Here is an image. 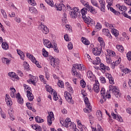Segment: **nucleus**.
<instances>
[{
	"label": "nucleus",
	"instance_id": "obj_38",
	"mask_svg": "<svg viewBox=\"0 0 131 131\" xmlns=\"http://www.w3.org/2000/svg\"><path fill=\"white\" fill-rule=\"evenodd\" d=\"M106 2L107 4V8L109 10V8H110V7H111L113 4V0H106Z\"/></svg>",
	"mask_w": 131,
	"mask_h": 131
},
{
	"label": "nucleus",
	"instance_id": "obj_25",
	"mask_svg": "<svg viewBox=\"0 0 131 131\" xmlns=\"http://www.w3.org/2000/svg\"><path fill=\"white\" fill-rule=\"evenodd\" d=\"M10 96L11 98H17V94H16V89L15 88L11 89Z\"/></svg>",
	"mask_w": 131,
	"mask_h": 131
},
{
	"label": "nucleus",
	"instance_id": "obj_34",
	"mask_svg": "<svg viewBox=\"0 0 131 131\" xmlns=\"http://www.w3.org/2000/svg\"><path fill=\"white\" fill-rule=\"evenodd\" d=\"M96 115L99 120H102L103 117H102V112H101V111H97Z\"/></svg>",
	"mask_w": 131,
	"mask_h": 131
},
{
	"label": "nucleus",
	"instance_id": "obj_40",
	"mask_svg": "<svg viewBox=\"0 0 131 131\" xmlns=\"http://www.w3.org/2000/svg\"><path fill=\"white\" fill-rule=\"evenodd\" d=\"M116 48L117 49L118 51H120L121 53H122L124 49H123V47L121 45H117Z\"/></svg>",
	"mask_w": 131,
	"mask_h": 131
},
{
	"label": "nucleus",
	"instance_id": "obj_45",
	"mask_svg": "<svg viewBox=\"0 0 131 131\" xmlns=\"http://www.w3.org/2000/svg\"><path fill=\"white\" fill-rule=\"evenodd\" d=\"M42 52L43 57H48V56H49V53L46 51V49L45 48L42 49Z\"/></svg>",
	"mask_w": 131,
	"mask_h": 131
},
{
	"label": "nucleus",
	"instance_id": "obj_42",
	"mask_svg": "<svg viewBox=\"0 0 131 131\" xmlns=\"http://www.w3.org/2000/svg\"><path fill=\"white\" fill-rule=\"evenodd\" d=\"M36 122H38V123H41V122H43V119L40 118L39 117H35Z\"/></svg>",
	"mask_w": 131,
	"mask_h": 131
},
{
	"label": "nucleus",
	"instance_id": "obj_6",
	"mask_svg": "<svg viewBox=\"0 0 131 131\" xmlns=\"http://www.w3.org/2000/svg\"><path fill=\"white\" fill-rule=\"evenodd\" d=\"M93 90L94 92L95 93H99L100 92V83H99V81L98 80H95L93 81Z\"/></svg>",
	"mask_w": 131,
	"mask_h": 131
},
{
	"label": "nucleus",
	"instance_id": "obj_50",
	"mask_svg": "<svg viewBox=\"0 0 131 131\" xmlns=\"http://www.w3.org/2000/svg\"><path fill=\"white\" fill-rule=\"evenodd\" d=\"M80 86L84 89V88H85V86L86 85V84L85 83V82L83 80H81L80 82Z\"/></svg>",
	"mask_w": 131,
	"mask_h": 131
},
{
	"label": "nucleus",
	"instance_id": "obj_7",
	"mask_svg": "<svg viewBox=\"0 0 131 131\" xmlns=\"http://www.w3.org/2000/svg\"><path fill=\"white\" fill-rule=\"evenodd\" d=\"M102 47L99 46L98 47L93 48V54L95 55V56H100L101 53H102Z\"/></svg>",
	"mask_w": 131,
	"mask_h": 131
},
{
	"label": "nucleus",
	"instance_id": "obj_11",
	"mask_svg": "<svg viewBox=\"0 0 131 131\" xmlns=\"http://www.w3.org/2000/svg\"><path fill=\"white\" fill-rule=\"evenodd\" d=\"M39 28L42 30L43 33H45V34H47V33H49V28H48V27L45 26L42 24L40 25Z\"/></svg>",
	"mask_w": 131,
	"mask_h": 131
},
{
	"label": "nucleus",
	"instance_id": "obj_3",
	"mask_svg": "<svg viewBox=\"0 0 131 131\" xmlns=\"http://www.w3.org/2000/svg\"><path fill=\"white\" fill-rule=\"evenodd\" d=\"M109 91H112L113 94H114L116 98H118V99H119V98H121V94L120 93V92L119 91V89L116 87V86H113L112 85H110L109 86Z\"/></svg>",
	"mask_w": 131,
	"mask_h": 131
},
{
	"label": "nucleus",
	"instance_id": "obj_56",
	"mask_svg": "<svg viewBox=\"0 0 131 131\" xmlns=\"http://www.w3.org/2000/svg\"><path fill=\"white\" fill-rule=\"evenodd\" d=\"M96 61L95 62H93V63L95 64L96 65H98V64H100V62H101V59H100V57H97L96 58Z\"/></svg>",
	"mask_w": 131,
	"mask_h": 131
},
{
	"label": "nucleus",
	"instance_id": "obj_16",
	"mask_svg": "<svg viewBox=\"0 0 131 131\" xmlns=\"http://www.w3.org/2000/svg\"><path fill=\"white\" fill-rule=\"evenodd\" d=\"M102 33L104 35H106V36H107L110 39H112V36H111V34L109 33V30L108 29H104L102 30Z\"/></svg>",
	"mask_w": 131,
	"mask_h": 131
},
{
	"label": "nucleus",
	"instance_id": "obj_4",
	"mask_svg": "<svg viewBox=\"0 0 131 131\" xmlns=\"http://www.w3.org/2000/svg\"><path fill=\"white\" fill-rule=\"evenodd\" d=\"M54 120H55V116H54V113H53V112H49L48 116L47 117L48 125H52V123Z\"/></svg>",
	"mask_w": 131,
	"mask_h": 131
},
{
	"label": "nucleus",
	"instance_id": "obj_30",
	"mask_svg": "<svg viewBox=\"0 0 131 131\" xmlns=\"http://www.w3.org/2000/svg\"><path fill=\"white\" fill-rule=\"evenodd\" d=\"M81 41L86 46H89V45H90V41L83 37H82L81 38Z\"/></svg>",
	"mask_w": 131,
	"mask_h": 131
},
{
	"label": "nucleus",
	"instance_id": "obj_8",
	"mask_svg": "<svg viewBox=\"0 0 131 131\" xmlns=\"http://www.w3.org/2000/svg\"><path fill=\"white\" fill-rule=\"evenodd\" d=\"M64 97L68 103H70V104H74V101L72 99V97H71L70 93H68V92H65Z\"/></svg>",
	"mask_w": 131,
	"mask_h": 131
},
{
	"label": "nucleus",
	"instance_id": "obj_15",
	"mask_svg": "<svg viewBox=\"0 0 131 131\" xmlns=\"http://www.w3.org/2000/svg\"><path fill=\"white\" fill-rule=\"evenodd\" d=\"M81 13L82 14V19L83 20H85L86 18H87L88 17H86V14L88 13V9L85 8H83V9H82L81 10Z\"/></svg>",
	"mask_w": 131,
	"mask_h": 131
},
{
	"label": "nucleus",
	"instance_id": "obj_1",
	"mask_svg": "<svg viewBox=\"0 0 131 131\" xmlns=\"http://www.w3.org/2000/svg\"><path fill=\"white\" fill-rule=\"evenodd\" d=\"M75 69H78V70H84L83 64H74L72 69V73L73 76H76L80 79L81 78V75L78 74V73L75 71Z\"/></svg>",
	"mask_w": 131,
	"mask_h": 131
},
{
	"label": "nucleus",
	"instance_id": "obj_37",
	"mask_svg": "<svg viewBox=\"0 0 131 131\" xmlns=\"http://www.w3.org/2000/svg\"><path fill=\"white\" fill-rule=\"evenodd\" d=\"M86 107H87L88 108V109L87 108H84L83 110V111L85 113H91V112L92 111V106L91 105L89 106H86Z\"/></svg>",
	"mask_w": 131,
	"mask_h": 131
},
{
	"label": "nucleus",
	"instance_id": "obj_47",
	"mask_svg": "<svg viewBox=\"0 0 131 131\" xmlns=\"http://www.w3.org/2000/svg\"><path fill=\"white\" fill-rule=\"evenodd\" d=\"M100 93H101V96L103 97V99L104 100V101H105V89L102 88L101 89V91H100Z\"/></svg>",
	"mask_w": 131,
	"mask_h": 131
},
{
	"label": "nucleus",
	"instance_id": "obj_60",
	"mask_svg": "<svg viewBox=\"0 0 131 131\" xmlns=\"http://www.w3.org/2000/svg\"><path fill=\"white\" fill-rule=\"evenodd\" d=\"M111 62H112V60H111V58L110 57L106 56V63L108 64H111Z\"/></svg>",
	"mask_w": 131,
	"mask_h": 131
},
{
	"label": "nucleus",
	"instance_id": "obj_12",
	"mask_svg": "<svg viewBox=\"0 0 131 131\" xmlns=\"http://www.w3.org/2000/svg\"><path fill=\"white\" fill-rule=\"evenodd\" d=\"M5 102H6V104H7L8 106H10L13 105V101H12V99H11L9 94H6Z\"/></svg>",
	"mask_w": 131,
	"mask_h": 131
},
{
	"label": "nucleus",
	"instance_id": "obj_27",
	"mask_svg": "<svg viewBox=\"0 0 131 131\" xmlns=\"http://www.w3.org/2000/svg\"><path fill=\"white\" fill-rule=\"evenodd\" d=\"M55 8L57 11H62V9L65 8V6L63 4L55 5Z\"/></svg>",
	"mask_w": 131,
	"mask_h": 131
},
{
	"label": "nucleus",
	"instance_id": "obj_21",
	"mask_svg": "<svg viewBox=\"0 0 131 131\" xmlns=\"http://www.w3.org/2000/svg\"><path fill=\"white\" fill-rule=\"evenodd\" d=\"M2 63L6 64L7 66H9L11 64V60L8 58L3 57L2 58Z\"/></svg>",
	"mask_w": 131,
	"mask_h": 131
},
{
	"label": "nucleus",
	"instance_id": "obj_31",
	"mask_svg": "<svg viewBox=\"0 0 131 131\" xmlns=\"http://www.w3.org/2000/svg\"><path fill=\"white\" fill-rule=\"evenodd\" d=\"M8 114L10 115V117L12 118L11 120H14L15 119L13 117V114H14L13 108H10L8 110Z\"/></svg>",
	"mask_w": 131,
	"mask_h": 131
},
{
	"label": "nucleus",
	"instance_id": "obj_22",
	"mask_svg": "<svg viewBox=\"0 0 131 131\" xmlns=\"http://www.w3.org/2000/svg\"><path fill=\"white\" fill-rule=\"evenodd\" d=\"M98 40L100 43V46L99 47H100L101 48H105V42H104V39H103V38L99 37L98 38Z\"/></svg>",
	"mask_w": 131,
	"mask_h": 131
},
{
	"label": "nucleus",
	"instance_id": "obj_23",
	"mask_svg": "<svg viewBox=\"0 0 131 131\" xmlns=\"http://www.w3.org/2000/svg\"><path fill=\"white\" fill-rule=\"evenodd\" d=\"M85 23H90V24H95V21L93 19L91 18L90 16H88L86 19H84Z\"/></svg>",
	"mask_w": 131,
	"mask_h": 131
},
{
	"label": "nucleus",
	"instance_id": "obj_35",
	"mask_svg": "<svg viewBox=\"0 0 131 131\" xmlns=\"http://www.w3.org/2000/svg\"><path fill=\"white\" fill-rule=\"evenodd\" d=\"M29 12H30V13H34V14H36V13H37V10L34 7H32L31 8L29 7Z\"/></svg>",
	"mask_w": 131,
	"mask_h": 131
},
{
	"label": "nucleus",
	"instance_id": "obj_26",
	"mask_svg": "<svg viewBox=\"0 0 131 131\" xmlns=\"http://www.w3.org/2000/svg\"><path fill=\"white\" fill-rule=\"evenodd\" d=\"M117 8H119V10L120 11H122V12H126L127 11V8L124 6H120L119 5H116Z\"/></svg>",
	"mask_w": 131,
	"mask_h": 131
},
{
	"label": "nucleus",
	"instance_id": "obj_46",
	"mask_svg": "<svg viewBox=\"0 0 131 131\" xmlns=\"http://www.w3.org/2000/svg\"><path fill=\"white\" fill-rule=\"evenodd\" d=\"M84 99L86 106H91V103H90V101H89V98H88V97H85Z\"/></svg>",
	"mask_w": 131,
	"mask_h": 131
},
{
	"label": "nucleus",
	"instance_id": "obj_61",
	"mask_svg": "<svg viewBox=\"0 0 131 131\" xmlns=\"http://www.w3.org/2000/svg\"><path fill=\"white\" fill-rule=\"evenodd\" d=\"M100 80L101 83H106V79H105V77H100Z\"/></svg>",
	"mask_w": 131,
	"mask_h": 131
},
{
	"label": "nucleus",
	"instance_id": "obj_33",
	"mask_svg": "<svg viewBox=\"0 0 131 131\" xmlns=\"http://www.w3.org/2000/svg\"><path fill=\"white\" fill-rule=\"evenodd\" d=\"M111 32L113 35H115L116 37L118 36L119 35V32L118 31L115 29H113V30H111Z\"/></svg>",
	"mask_w": 131,
	"mask_h": 131
},
{
	"label": "nucleus",
	"instance_id": "obj_20",
	"mask_svg": "<svg viewBox=\"0 0 131 131\" xmlns=\"http://www.w3.org/2000/svg\"><path fill=\"white\" fill-rule=\"evenodd\" d=\"M112 116H113L114 119H117V120L119 121V122H122L123 121V119H122L121 117H119V116L117 115L116 114H114V113H112Z\"/></svg>",
	"mask_w": 131,
	"mask_h": 131
},
{
	"label": "nucleus",
	"instance_id": "obj_59",
	"mask_svg": "<svg viewBox=\"0 0 131 131\" xmlns=\"http://www.w3.org/2000/svg\"><path fill=\"white\" fill-rule=\"evenodd\" d=\"M24 65L25 66V68L26 70H29V64L27 62H24Z\"/></svg>",
	"mask_w": 131,
	"mask_h": 131
},
{
	"label": "nucleus",
	"instance_id": "obj_62",
	"mask_svg": "<svg viewBox=\"0 0 131 131\" xmlns=\"http://www.w3.org/2000/svg\"><path fill=\"white\" fill-rule=\"evenodd\" d=\"M127 59L128 60V61H130L131 60V52H129L127 53Z\"/></svg>",
	"mask_w": 131,
	"mask_h": 131
},
{
	"label": "nucleus",
	"instance_id": "obj_44",
	"mask_svg": "<svg viewBox=\"0 0 131 131\" xmlns=\"http://www.w3.org/2000/svg\"><path fill=\"white\" fill-rule=\"evenodd\" d=\"M105 26H106V27L110 28V29H112V30L114 28V27H113V25L110 24L108 23H105Z\"/></svg>",
	"mask_w": 131,
	"mask_h": 131
},
{
	"label": "nucleus",
	"instance_id": "obj_55",
	"mask_svg": "<svg viewBox=\"0 0 131 131\" xmlns=\"http://www.w3.org/2000/svg\"><path fill=\"white\" fill-rule=\"evenodd\" d=\"M27 1L29 5H31V6H35V5H36V3H35V2H34V0H27Z\"/></svg>",
	"mask_w": 131,
	"mask_h": 131
},
{
	"label": "nucleus",
	"instance_id": "obj_63",
	"mask_svg": "<svg viewBox=\"0 0 131 131\" xmlns=\"http://www.w3.org/2000/svg\"><path fill=\"white\" fill-rule=\"evenodd\" d=\"M68 91H69V92H70V93H71V94H73V89H72V88L71 86H70V85L68 86Z\"/></svg>",
	"mask_w": 131,
	"mask_h": 131
},
{
	"label": "nucleus",
	"instance_id": "obj_24",
	"mask_svg": "<svg viewBox=\"0 0 131 131\" xmlns=\"http://www.w3.org/2000/svg\"><path fill=\"white\" fill-rule=\"evenodd\" d=\"M100 67L101 69L104 70V71H109V70H110L109 67L106 66V65L104 64V63H101L100 64Z\"/></svg>",
	"mask_w": 131,
	"mask_h": 131
},
{
	"label": "nucleus",
	"instance_id": "obj_54",
	"mask_svg": "<svg viewBox=\"0 0 131 131\" xmlns=\"http://www.w3.org/2000/svg\"><path fill=\"white\" fill-rule=\"evenodd\" d=\"M63 124H64V126H66V127H71L72 123L71 122H64Z\"/></svg>",
	"mask_w": 131,
	"mask_h": 131
},
{
	"label": "nucleus",
	"instance_id": "obj_58",
	"mask_svg": "<svg viewBox=\"0 0 131 131\" xmlns=\"http://www.w3.org/2000/svg\"><path fill=\"white\" fill-rule=\"evenodd\" d=\"M54 51L56 53H59V50L58 49V47H57V43H54Z\"/></svg>",
	"mask_w": 131,
	"mask_h": 131
},
{
	"label": "nucleus",
	"instance_id": "obj_10",
	"mask_svg": "<svg viewBox=\"0 0 131 131\" xmlns=\"http://www.w3.org/2000/svg\"><path fill=\"white\" fill-rule=\"evenodd\" d=\"M43 43L48 49H51L53 48L54 46L52 45V42L50 41L48 39H43Z\"/></svg>",
	"mask_w": 131,
	"mask_h": 131
},
{
	"label": "nucleus",
	"instance_id": "obj_5",
	"mask_svg": "<svg viewBox=\"0 0 131 131\" xmlns=\"http://www.w3.org/2000/svg\"><path fill=\"white\" fill-rule=\"evenodd\" d=\"M27 57L29 58L31 61H32L33 63H34L38 68H41L40 65H39V63L38 61H36L35 57H34L33 55L30 54V53H27Z\"/></svg>",
	"mask_w": 131,
	"mask_h": 131
},
{
	"label": "nucleus",
	"instance_id": "obj_17",
	"mask_svg": "<svg viewBox=\"0 0 131 131\" xmlns=\"http://www.w3.org/2000/svg\"><path fill=\"white\" fill-rule=\"evenodd\" d=\"M87 76L89 78L91 79V80H93V81H95V80H97L96 79V77H95L94 74H93V72H92V71H89L87 72Z\"/></svg>",
	"mask_w": 131,
	"mask_h": 131
},
{
	"label": "nucleus",
	"instance_id": "obj_64",
	"mask_svg": "<svg viewBox=\"0 0 131 131\" xmlns=\"http://www.w3.org/2000/svg\"><path fill=\"white\" fill-rule=\"evenodd\" d=\"M124 3L126 4V5H128V6H131V1L130 0H124Z\"/></svg>",
	"mask_w": 131,
	"mask_h": 131
},
{
	"label": "nucleus",
	"instance_id": "obj_32",
	"mask_svg": "<svg viewBox=\"0 0 131 131\" xmlns=\"http://www.w3.org/2000/svg\"><path fill=\"white\" fill-rule=\"evenodd\" d=\"M2 48L3 50H9V45L7 42H3L2 45Z\"/></svg>",
	"mask_w": 131,
	"mask_h": 131
},
{
	"label": "nucleus",
	"instance_id": "obj_41",
	"mask_svg": "<svg viewBox=\"0 0 131 131\" xmlns=\"http://www.w3.org/2000/svg\"><path fill=\"white\" fill-rule=\"evenodd\" d=\"M45 2L51 7H54V2L53 0H45Z\"/></svg>",
	"mask_w": 131,
	"mask_h": 131
},
{
	"label": "nucleus",
	"instance_id": "obj_52",
	"mask_svg": "<svg viewBox=\"0 0 131 131\" xmlns=\"http://www.w3.org/2000/svg\"><path fill=\"white\" fill-rule=\"evenodd\" d=\"M89 10H90L91 13H92V14H96L97 13V11L95 10V8H94L93 7V6H90Z\"/></svg>",
	"mask_w": 131,
	"mask_h": 131
},
{
	"label": "nucleus",
	"instance_id": "obj_39",
	"mask_svg": "<svg viewBox=\"0 0 131 131\" xmlns=\"http://www.w3.org/2000/svg\"><path fill=\"white\" fill-rule=\"evenodd\" d=\"M91 4H92L93 6H95L97 7L98 9H100V6L98 4V2L96 0H91Z\"/></svg>",
	"mask_w": 131,
	"mask_h": 131
},
{
	"label": "nucleus",
	"instance_id": "obj_28",
	"mask_svg": "<svg viewBox=\"0 0 131 131\" xmlns=\"http://www.w3.org/2000/svg\"><path fill=\"white\" fill-rule=\"evenodd\" d=\"M106 52H107V54L108 56H109L115 57V56L116 55L115 52H114V51H113L112 50L107 49Z\"/></svg>",
	"mask_w": 131,
	"mask_h": 131
},
{
	"label": "nucleus",
	"instance_id": "obj_18",
	"mask_svg": "<svg viewBox=\"0 0 131 131\" xmlns=\"http://www.w3.org/2000/svg\"><path fill=\"white\" fill-rule=\"evenodd\" d=\"M16 99H17V102L19 103V104L22 105L23 103H24V100H23V98L21 96V95H20L19 93H18L16 94Z\"/></svg>",
	"mask_w": 131,
	"mask_h": 131
},
{
	"label": "nucleus",
	"instance_id": "obj_51",
	"mask_svg": "<svg viewBox=\"0 0 131 131\" xmlns=\"http://www.w3.org/2000/svg\"><path fill=\"white\" fill-rule=\"evenodd\" d=\"M57 85L58 86H59V88H61V89L64 88V83L61 80H59L58 82L57 83Z\"/></svg>",
	"mask_w": 131,
	"mask_h": 131
},
{
	"label": "nucleus",
	"instance_id": "obj_19",
	"mask_svg": "<svg viewBox=\"0 0 131 131\" xmlns=\"http://www.w3.org/2000/svg\"><path fill=\"white\" fill-rule=\"evenodd\" d=\"M99 4L100 5V10L102 12H105V1L98 0Z\"/></svg>",
	"mask_w": 131,
	"mask_h": 131
},
{
	"label": "nucleus",
	"instance_id": "obj_9",
	"mask_svg": "<svg viewBox=\"0 0 131 131\" xmlns=\"http://www.w3.org/2000/svg\"><path fill=\"white\" fill-rule=\"evenodd\" d=\"M51 59V65L54 68L59 64V59L54 58L53 57H50Z\"/></svg>",
	"mask_w": 131,
	"mask_h": 131
},
{
	"label": "nucleus",
	"instance_id": "obj_14",
	"mask_svg": "<svg viewBox=\"0 0 131 131\" xmlns=\"http://www.w3.org/2000/svg\"><path fill=\"white\" fill-rule=\"evenodd\" d=\"M30 76L31 77L30 79L28 80L27 81L29 82V83H32L33 84V85H35V84L36 83V79L37 78L31 75H30Z\"/></svg>",
	"mask_w": 131,
	"mask_h": 131
},
{
	"label": "nucleus",
	"instance_id": "obj_57",
	"mask_svg": "<svg viewBox=\"0 0 131 131\" xmlns=\"http://www.w3.org/2000/svg\"><path fill=\"white\" fill-rule=\"evenodd\" d=\"M72 129L74 131H79L78 129L76 128V125L74 124H72L71 125Z\"/></svg>",
	"mask_w": 131,
	"mask_h": 131
},
{
	"label": "nucleus",
	"instance_id": "obj_36",
	"mask_svg": "<svg viewBox=\"0 0 131 131\" xmlns=\"http://www.w3.org/2000/svg\"><path fill=\"white\" fill-rule=\"evenodd\" d=\"M51 94L53 95V99L54 101H57L59 98H58V95H57V92L54 91V92H51Z\"/></svg>",
	"mask_w": 131,
	"mask_h": 131
},
{
	"label": "nucleus",
	"instance_id": "obj_29",
	"mask_svg": "<svg viewBox=\"0 0 131 131\" xmlns=\"http://www.w3.org/2000/svg\"><path fill=\"white\" fill-rule=\"evenodd\" d=\"M17 54L20 56V59L21 60H24V57H25V55L24 54V53L23 52L21 51L20 50H17Z\"/></svg>",
	"mask_w": 131,
	"mask_h": 131
},
{
	"label": "nucleus",
	"instance_id": "obj_48",
	"mask_svg": "<svg viewBox=\"0 0 131 131\" xmlns=\"http://www.w3.org/2000/svg\"><path fill=\"white\" fill-rule=\"evenodd\" d=\"M46 89L47 92H49V93H51V94H52V92H55L54 91V89H53V88H52V87H51V86H47L46 87Z\"/></svg>",
	"mask_w": 131,
	"mask_h": 131
},
{
	"label": "nucleus",
	"instance_id": "obj_13",
	"mask_svg": "<svg viewBox=\"0 0 131 131\" xmlns=\"http://www.w3.org/2000/svg\"><path fill=\"white\" fill-rule=\"evenodd\" d=\"M26 92L27 96L29 101H33V99H34V96H33V94H32V92H31V91L27 90L26 91Z\"/></svg>",
	"mask_w": 131,
	"mask_h": 131
},
{
	"label": "nucleus",
	"instance_id": "obj_2",
	"mask_svg": "<svg viewBox=\"0 0 131 131\" xmlns=\"http://www.w3.org/2000/svg\"><path fill=\"white\" fill-rule=\"evenodd\" d=\"M70 15L73 19H76V18H79L80 16V11L79 9L77 7H74L73 9L71 10Z\"/></svg>",
	"mask_w": 131,
	"mask_h": 131
},
{
	"label": "nucleus",
	"instance_id": "obj_43",
	"mask_svg": "<svg viewBox=\"0 0 131 131\" xmlns=\"http://www.w3.org/2000/svg\"><path fill=\"white\" fill-rule=\"evenodd\" d=\"M123 73H122V76L125 75V74H127V73H130V70L127 69V68H125L124 70L123 71Z\"/></svg>",
	"mask_w": 131,
	"mask_h": 131
},
{
	"label": "nucleus",
	"instance_id": "obj_49",
	"mask_svg": "<svg viewBox=\"0 0 131 131\" xmlns=\"http://www.w3.org/2000/svg\"><path fill=\"white\" fill-rule=\"evenodd\" d=\"M93 131H103V129L101 127V126L98 125L97 129L95 128H92Z\"/></svg>",
	"mask_w": 131,
	"mask_h": 131
},
{
	"label": "nucleus",
	"instance_id": "obj_53",
	"mask_svg": "<svg viewBox=\"0 0 131 131\" xmlns=\"http://www.w3.org/2000/svg\"><path fill=\"white\" fill-rule=\"evenodd\" d=\"M39 79L40 80H41V81L42 82H43V83H45V84H46L47 83V81H46L45 80V77L43 75H40L39 76Z\"/></svg>",
	"mask_w": 131,
	"mask_h": 131
}]
</instances>
